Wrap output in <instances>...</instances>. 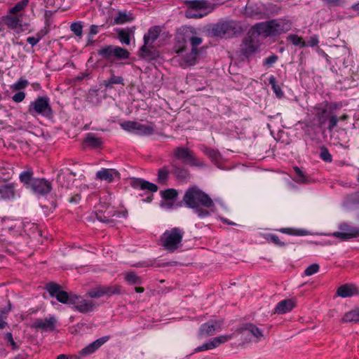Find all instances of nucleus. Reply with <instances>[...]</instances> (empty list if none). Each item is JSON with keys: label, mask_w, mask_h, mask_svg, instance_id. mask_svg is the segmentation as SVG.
Returning <instances> with one entry per match:
<instances>
[{"label": "nucleus", "mask_w": 359, "mask_h": 359, "mask_svg": "<svg viewBox=\"0 0 359 359\" xmlns=\"http://www.w3.org/2000/svg\"><path fill=\"white\" fill-rule=\"evenodd\" d=\"M183 201L201 219L210 215V211L203 209L201 205L209 208L214 207L213 201L210 197L197 187L189 188L184 194Z\"/></svg>", "instance_id": "f257e3e1"}, {"label": "nucleus", "mask_w": 359, "mask_h": 359, "mask_svg": "<svg viewBox=\"0 0 359 359\" xmlns=\"http://www.w3.org/2000/svg\"><path fill=\"white\" fill-rule=\"evenodd\" d=\"M176 39V53L188 50V43L191 48H198L203 42V39L197 30L191 26H182L177 29Z\"/></svg>", "instance_id": "f03ea898"}, {"label": "nucleus", "mask_w": 359, "mask_h": 359, "mask_svg": "<svg viewBox=\"0 0 359 359\" xmlns=\"http://www.w3.org/2000/svg\"><path fill=\"white\" fill-rule=\"evenodd\" d=\"M29 4V0H21L14 6L10 8L6 15L3 16V22L6 26L19 33L25 30V27L27 25L24 22L25 9Z\"/></svg>", "instance_id": "7ed1b4c3"}, {"label": "nucleus", "mask_w": 359, "mask_h": 359, "mask_svg": "<svg viewBox=\"0 0 359 359\" xmlns=\"http://www.w3.org/2000/svg\"><path fill=\"white\" fill-rule=\"evenodd\" d=\"M28 112L33 116L40 115L43 117L50 118L53 114L50 98L45 95L36 97L28 106Z\"/></svg>", "instance_id": "20e7f679"}, {"label": "nucleus", "mask_w": 359, "mask_h": 359, "mask_svg": "<svg viewBox=\"0 0 359 359\" xmlns=\"http://www.w3.org/2000/svg\"><path fill=\"white\" fill-rule=\"evenodd\" d=\"M184 234V231L178 227L165 231L161 238L162 245L168 252H175L181 245Z\"/></svg>", "instance_id": "39448f33"}, {"label": "nucleus", "mask_w": 359, "mask_h": 359, "mask_svg": "<svg viewBox=\"0 0 359 359\" xmlns=\"http://www.w3.org/2000/svg\"><path fill=\"white\" fill-rule=\"evenodd\" d=\"M121 127L126 131L138 135H151L155 131V126L151 123L142 124L136 121H128L121 123Z\"/></svg>", "instance_id": "423d86ee"}, {"label": "nucleus", "mask_w": 359, "mask_h": 359, "mask_svg": "<svg viewBox=\"0 0 359 359\" xmlns=\"http://www.w3.org/2000/svg\"><path fill=\"white\" fill-rule=\"evenodd\" d=\"M46 290L48 292L52 297H55L58 302L65 304H74V299L76 298V294H68L67 292L62 290L60 285L55 283H49L46 285Z\"/></svg>", "instance_id": "0eeeda50"}, {"label": "nucleus", "mask_w": 359, "mask_h": 359, "mask_svg": "<svg viewBox=\"0 0 359 359\" xmlns=\"http://www.w3.org/2000/svg\"><path fill=\"white\" fill-rule=\"evenodd\" d=\"M214 36L231 38L239 32V27L234 21H227L215 25L212 29Z\"/></svg>", "instance_id": "6e6552de"}, {"label": "nucleus", "mask_w": 359, "mask_h": 359, "mask_svg": "<svg viewBox=\"0 0 359 359\" xmlns=\"http://www.w3.org/2000/svg\"><path fill=\"white\" fill-rule=\"evenodd\" d=\"M174 155L184 164L199 168L205 167V163L203 161H198L192 151L188 148L177 147L174 150Z\"/></svg>", "instance_id": "1a4fd4ad"}, {"label": "nucleus", "mask_w": 359, "mask_h": 359, "mask_svg": "<svg viewBox=\"0 0 359 359\" xmlns=\"http://www.w3.org/2000/svg\"><path fill=\"white\" fill-rule=\"evenodd\" d=\"M188 8L185 16L188 18H201L205 15L207 1L205 0H193L187 2Z\"/></svg>", "instance_id": "9d476101"}, {"label": "nucleus", "mask_w": 359, "mask_h": 359, "mask_svg": "<svg viewBox=\"0 0 359 359\" xmlns=\"http://www.w3.org/2000/svg\"><path fill=\"white\" fill-rule=\"evenodd\" d=\"M199 53L198 48H191L187 52L186 50L183 53H177L175 60L179 62L182 67H189L196 64Z\"/></svg>", "instance_id": "9b49d317"}, {"label": "nucleus", "mask_w": 359, "mask_h": 359, "mask_svg": "<svg viewBox=\"0 0 359 359\" xmlns=\"http://www.w3.org/2000/svg\"><path fill=\"white\" fill-rule=\"evenodd\" d=\"M233 337V334H224L220 335L219 337H214L211 339L210 341L203 344L201 346L196 347L194 353H198L204 351L208 350H212L214 349L218 346H219L221 344H224L227 342L228 341L231 340Z\"/></svg>", "instance_id": "f8f14e48"}, {"label": "nucleus", "mask_w": 359, "mask_h": 359, "mask_svg": "<svg viewBox=\"0 0 359 359\" xmlns=\"http://www.w3.org/2000/svg\"><path fill=\"white\" fill-rule=\"evenodd\" d=\"M29 189L38 196H46L50 192L52 185L49 181L44 178H34L32 180Z\"/></svg>", "instance_id": "ddd939ff"}, {"label": "nucleus", "mask_w": 359, "mask_h": 359, "mask_svg": "<svg viewBox=\"0 0 359 359\" xmlns=\"http://www.w3.org/2000/svg\"><path fill=\"white\" fill-rule=\"evenodd\" d=\"M222 321L209 320L201 325L198 331V337L203 338L208 336H212L216 332L222 330Z\"/></svg>", "instance_id": "4468645a"}, {"label": "nucleus", "mask_w": 359, "mask_h": 359, "mask_svg": "<svg viewBox=\"0 0 359 359\" xmlns=\"http://www.w3.org/2000/svg\"><path fill=\"white\" fill-rule=\"evenodd\" d=\"M260 40L255 36H252L250 31L248 32V36L245 37L241 44V52L245 55L255 53L259 47Z\"/></svg>", "instance_id": "2eb2a0df"}, {"label": "nucleus", "mask_w": 359, "mask_h": 359, "mask_svg": "<svg viewBox=\"0 0 359 359\" xmlns=\"http://www.w3.org/2000/svg\"><path fill=\"white\" fill-rule=\"evenodd\" d=\"M57 320L54 316H49L46 318H36L32 325V327L41 330L43 332H53L55 330Z\"/></svg>", "instance_id": "dca6fc26"}, {"label": "nucleus", "mask_w": 359, "mask_h": 359, "mask_svg": "<svg viewBox=\"0 0 359 359\" xmlns=\"http://www.w3.org/2000/svg\"><path fill=\"white\" fill-rule=\"evenodd\" d=\"M73 309L82 313H87L93 311L95 309V303L92 300L84 299L76 294V298L73 300Z\"/></svg>", "instance_id": "f3484780"}, {"label": "nucleus", "mask_w": 359, "mask_h": 359, "mask_svg": "<svg viewBox=\"0 0 359 359\" xmlns=\"http://www.w3.org/2000/svg\"><path fill=\"white\" fill-rule=\"evenodd\" d=\"M239 332L243 335L248 337L251 336L250 339L252 340V338H254L255 342H258L264 338L263 332L255 325L252 323H246L243 325L239 328Z\"/></svg>", "instance_id": "a211bd4d"}, {"label": "nucleus", "mask_w": 359, "mask_h": 359, "mask_svg": "<svg viewBox=\"0 0 359 359\" xmlns=\"http://www.w3.org/2000/svg\"><path fill=\"white\" fill-rule=\"evenodd\" d=\"M340 231H336L332 233L334 237L340 238L341 241L359 236V228L351 227L346 224H341Z\"/></svg>", "instance_id": "6ab92c4d"}, {"label": "nucleus", "mask_w": 359, "mask_h": 359, "mask_svg": "<svg viewBox=\"0 0 359 359\" xmlns=\"http://www.w3.org/2000/svg\"><path fill=\"white\" fill-rule=\"evenodd\" d=\"M250 31L252 36H255L257 39L259 37L266 38L273 36L270 21L257 23Z\"/></svg>", "instance_id": "aec40b11"}, {"label": "nucleus", "mask_w": 359, "mask_h": 359, "mask_svg": "<svg viewBox=\"0 0 359 359\" xmlns=\"http://www.w3.org/2000/svg\"><path fill=\"white\" fill-rule=\"evenodd\" d=\"M109 339V336H104L101 338L96 339L88 345L83 348L80 351L79 354L81 356H86L95 353L98 348H100L104 344H105Z\"/></svg>", "instance_id": "412c9836"}, {"label": "nucleus", "mask_w": 359, "mask_h": 359, "mask_svg": "<svg viewBox=\"0 0 359 359\" xmlns=\"http://www.w3.org/2000/svg\"><path fill=\"white\" fill-rule=\"evenodd\" d=\"M139 56L146 60H154L159 57L158 50L153 45L144 44L140 49Z\"/></svg>", "instance_id": "4be33fe9"}, {"label": "nucleus", "mask_w": 359, "mask_h": 359, "mask_svg": "<svg viewBox=\"0 0 359 359\" xmlns=\"http://www.w3.org/2000/svg\"><path fill=\"white\" fill-rule=\"evenodd\" d=\"M337 294L342 298H348L359 295L358 287L353 284H344L338 287Z\"/></svg>", "instance_id": "5701e85b"}, {"label": "nucleus", "mask_w": 359, "mask_h": 359, "mask_svg": "<svg viewBox=\"0 0 359 359\" xmlns=\"http://www.w3.org/2000/svg\"><path fill=\"white\" fill-rule=\"evenodd\" d=\"M16 192L13 184L8 183L0 185V201H6L15 199Z\"/></svg>", "instance_id": "b1692460"}, {"label": "nucleus", "mask_w": 359, "mask_h": 359, "mask_svg": "<svg viewBox=\"0 0 359 359\" xmlns=\"http://www.w3.org/2000/svg\"><path fill=\"white\" fill-rule=\"evenodd\" d=\"M270 25L273 36L284 32L290 27L288 22L281 19L270 20Z\"/></svg>", "instance_id": "393cba45"}, {"label": "nucleus", "mask_w": 359, "mask_h": 359, "mask_svg": "<svg viewBox=\"0 0 359 359\" xmlns=\"http://www.w3.org/2000/svg\"><path fill=\"white\" fill-rule=\"evenodd\" d=\"M294 306L295 303L292 299L282 300L276 304L274 309V313L277 314H285L291 311Z\"/></svg>", "instance_id": "a878e982"}, {"label": "nucleus", "mask_w": 359, "mask_h": 359, "mask_svg": "<svg viewBox=\"0 0 359 359\" xmlns=\"http://www.w3.org/2000/svg\"><path fill=\"white\" fill-rule=\"evenodd\" d=\"M134 20L133 13L127 11H118L116 16L114 17V25H122L132 22Z\"/></svg>", "instance_id": "bb28decb"}, {"label": "nucleus", "mask_w": 359, "mask_h": 359, "mask_svg": "<svg viewBox=\"0 0 359 359\" xmlns=\"http://www.w3.org/2000/svg\"><path fill=\"white\" fill-rule=\"evenodd\" d=\"M118 175V172L114 169L102 168L96 172V177L100 180L111 182L114 177Z\"/></svg>", "instance_id": "cd10ccee"}, {"label": "nucleus", "mask_w": 359, "mask_h": 359, "mask_svg": "<svg viewBox=\"0 0 359 359\" xmlns=\"http://www.w3.org/2000/svg\"><path fill=\"white\" fill-rule=\"evenodd\" d=\"M106 93L97 89H91L88 94V101L93 105L100 104L105 98Z\"/></svg>", "instance_id": "c85d7f7f"}, {"label": "nucleus", "mask_w": 359, "mask_h": 359, "mask_svg": "<svg viewBox=\"0 0 359 359\" xmlns=\"http://www.w3.org/2000/svg\"><path fill=\"white\" fill-rule=\"evenodd\" d=\"M132 186L134 188H140L142 190H148L151 192H156L158 190V187L155 184L142 179L134 180L132 182Z\"/></svg>", "instance_id": "c756f323"}, {"label": "nucleus", "mask_w": 359, "mask_h": 359, "mask_svg": "<svg viewBox=\"0 0 359 359\" xmlns=\"http://www.w3.org/2000/svg\"><path fill=\"white\" fill-rule=\"evenodd\" d=\"M134 28H121L117 29L118 38L123 44L129 45L130 43V36L134 34Z\"/></svg>", "instance_id": "7c9ffc66"}, {"label": "nucleus", "mask_w": 359, "mask_h": 359, "mask_svg": "<svg viewBox=\"0 0 359 359\" xmlns=\"http://www.w3.org/2000/svg\"><path fill=\"white\" fill-rule=\"evenodd\" d=\"M161 32V29L158 26L151 27L148 32L144 36V44L153 45L154 41L158 39Z\"/></svg>", "instance_id": "2f4dec72"}, {"label": "nucleus", "mask_w": 359, "mask_h": 359, "mask_svg": "<svg viewBox=\"0 0 359 359\" xmlns=\"http://www.w3.org/2000/svg\"><path fill=\"white\" fill-rule=\"evenodd\" d=\"M342 321L346 323L359 322V307H357L345 313L342 318Z\"/></svg>", "instance_id": "473e14b6"}, {"label": "nucleus", "mask_w": 359, "mask_h": 359, "mask_svg": "<svg viewBox=\"0 0 359 359\" xmlns=\"http://www.w3.org/2000/svg\"><path fill=\"white\" fill-rule=\"evenodd\" d=\"M84 142L93 148H98L102 144V140L93 133H88Z\"/></svg>", "instance_id": "72a5a7b5"}, {"label": "nucleus", "mask_w": 359, "mask_h": 359, "mask_svg": "<svg viewBox=\"0 0 359 359\" xmlns=\"http://www.w3.org/2000/svg\"><path fill=\"white\" fill-rule=\"evenodd\" d=\"M170 170L168 167L164 166L158 170L157 182L160 184H166L169 178Z\"/></svg>", "instance_id": "f704fd0d"}, {"label": "nucleus", "mask_w": 359, "mask_h": 359, "mask_svg": "<svg viewBox=\"0 0 359 359\" xmlns=\"http://www.w3.org/2000/svg\"><path fill=\"white\" fill-rule=\"evenodd\" d=\"M33 174L34 173L32 170L29 169L22 171L19 175L20 182L23 183L25 185H26L27 188L30 187V184L32 182V180L34 179L32 178Z\"/></svg>", "instance_id": "c9c22d12"}, {"label": "nucleus", "mask_w": 359, "mask_h": 359, "mask_svg": "<svg viewBox=\"0 0 359 359\" xmlns=\"http://www.w3.org/2000/svg\"><path fill=\"white\" fill-rule=\"evenodd\" d=\"M125 280L130 285L141 284V278L134 271L123 273Z\"/></svg>", "instance_id": "e433bc0d"}, {"label": "nucleus", "mask_w": 359, "mask_h": 359, "mask_svg": "<svg viewBox=\"0 0 359 359\" xmlns=\"http://www.w3.org/2000/svg\"><path fill=\"white\" fill-rule=\"evenodd\" d=\"M269 81L276 97L278 98L283 97L284 93L280 86L277 83L276 78L273 76H271L269 79Z\"/></svg>", "instance_id": "4c0bfd02"}, {"label": "nucleus", "mask_w": 359, "mask_h": 359, "mask_svg": "<svg viewBox=\"0 0 359 359\" xmlns=\"http://www.w3.org/2000/svg\"><path fill=\"white\" fill-rule=\"evenodd\" d=\"M114 56L118 60H126L129 57L130 53L123 48L114 46Z\"/></svg>", "instance_id": "58836bf2"}, {"label": "nucleus", "mask_w": 359, "mask_h": 359, "mask_svg": "<svg viewBox=\"0 0 359 359\" xmlns=\"http://www.w3.org/2000/svg\"><path fill=\"white\" fill-rule=\"evenodd\" d=\"M103 83L107 88H111L114 84L123 85V79L121 76L112 75L108 80L104 81Z\"/></svg>", "instance_id": "ea45409f"}, {"label": "nucleus", "mask_w": 359, "mask_h": 359, "mask_svg": "<svg viewBox=\"0 0 359 359\" xmlns=\"http://www.w3.org/2000/svg\"><path fill=\"white\" fill-rule=\"evenodd\" d=\"M114 46H107L98 50V55L105 59H110L114 56Z\"/></svg>", "instance_id": "a19ab883"}, {"label": "nucleus", "mask_w": 359, "mask_h": 359, "mask_svg": "<svg viewBox=\"0 0 359 359\" xmlns=\"http://www.w3.org/2000/svg\"><path fill=\"white\" fill-rule=\"evenodd\" d=\"M71 31L79 39L82 38L83 36V25L82 22H75L72 23L70 25Z\"/></svg>", "instance_id": "79ce46f5"}, {"label": "nucleus", "mask_w": 359, "mask_h": 359, "mask_svg": "<svg viewBox=\"0 0 359 359\" xmlns=\"http://www.w3.org/2000/svg\"><path fill=\"white\" fill-rule=\"evenodd\" d=\"M287 41L292 43L293 45L299 46L301 48L306 46V41L297 34H290L287 36Z\"/></svg>", "instance_id": "37998d69"}, {"label": "nucleus", "mask_w": 359, "mask_h": 359, "mask_svg": "<svg viewBox=\"0 0 359 359\" xmlns=\"http://www.w3.org/2000/svg\"><path fill=\"white\" fill-rule=\"evenodd\" d=\"M87 294L90 298H100L104 297L102 285H98L89 290Z\"/></svg>", "instance_id": "c03bdc74"}, {"label": "nucleus", "mask_w": 359, "mask_h": 359, "mask_svg": "<svg viewBox=\"0 0 359 359\" xmlns=\"http://www.w3.org/2000/svg\"><path fill=\"white\" fill-rule=\"evenodd\" d=\"M104 296L111 297L115 294H120V288L117 285L102 286Z\"/></svg>", "instance_id": "a18cd8bd"}, {"label": "nucleus", "mask_w": 359, "mask_h": 359, "mask_svg": "<svg viewBox=\"0 0 359 359\" xmlns=\"http://www.w3.org/2000/svg\"><path fill=\"white\" fill-rule=\"evenodd\" d=\"M294 171L295 172V177L294 180L298 183H307L308 180L304 172L301 170L299 167H294Z\"/></svg>", "instance_id": "49530a36"}, {"label": "nucleus", "mask_w": 359, "mask_h": 359, "mask_svg": "<svg viewBox=\"0 0 359 359\" xmlns=\"http://www.w3.org/2000/svg\"><path fill=\"white\" fill-rule=\"evenodd\" d=\"M29 84L27 80L20 79L11 86V89L17 91L25 88Z\"/></svg>", "instance_id": "de8ad7c7"}, {"label": "nucleus", "mask_w": 359, "mask_h": 359, "mask_svg": "<svg viewBox=\"0 0 359 359\" xmlns=\"http://www.w3.org/2000/svg\"><path fill=\"white\" fill-rule=\"evenodd\" d=\"M203 153L210 158L212 161H216L219 157V153L217 150L205 147L203 149Z\"/></svg>", "instance_id": "09e8293b"}, {"label": "nucleus", "mask_w": 359, "mask_h": 359, "mask_svg": "<svg viewBox=\"0 0 359 359\" xmlns=\"http://www.w3.org/2000/svg\"><path fill=\"white\" fill-rule=\"evenodd\" d=\"M278 57L273 54L263 60V65L266 68L271 67L277 61Z\"/></svg>", "instance_id": "8fccbe9b"}, {"label": "nucleus", "mask_w": 359, "mask_h": 359, "mask_svg": "<svg viewBox=\"0 0 359 359\" xmlns=\"http://www.w3.org/2000/svg\"><path fill=\"white\" fill-rule=\"evenodd\" d=\"M316 115L318 118L320 123L323 124L324 123V118L327 113V109L325 107H316Z\"/></svg>", "instance_id": "3c124183"}, {"label": "nucleus", "mask_w": 359, "mask_h": 359, "mask_svg": "<svg viewBox=\"0 0 359 359\" xmlns=\"http://www.w3.org/2000/svg\"><path fill=\"white\" fill-rule=\"evenodd\" d=\"M320 157L325 162H331L332 161V155L325 147L320 148Z\"/></svg>", "instance_id": "603ef678"}, {"label": "nucleus", "mask_w": 359, "mask_h": 359, "mask_svg": "<svg viewBox=\"0 0 359 359\" xmlns=\"http://www.w3.org/2000/svg\"><path fill=\"white\" fill-rule=\"evenodd\" d=\"M320 266L318 264H313L309 266L304 271L305 276H310L318 272Z\"/></svg>", "instance_id": "864d4df0"}, {"label": "nucleus", "mask_w": 359, "mask_h": 359, "mask_svg": "<svg viewBox=\"0 0 359 359\" xmlns=\"http://www.w3.org/2000/svg\"><path fill=\"white\" fill-rule=\"evenodd\" d=\"M173 172L177 178L185 179L188 176V172L187 170L175 167Z\"/></svg>", "instance_id": "5fc2aeb1"}, {"label": "nucleus", "mask_w": 359, "mask_h": 359, "mask_svg": "<svg viewBox=\"0 0 359 359\" xmlns=\"http://www.w3.org/2000/svg\"><path fill=\"white\" fill-rule=\"evenodd\" d=\"M162 196L166 199H173L177 197V192L174 189H168L162 193Z\"/></svg>", "instance_id": "6e6d98bb"}, {"label": "nucleus", "mask_w": 359, "mask_h": 359, "mask_svg": "<svg viewBox=\"0 0 359 359\" xmlns=\"http://www.w3.org/2000/svg\"><path fill=\"white\" fill-rule=\"evenodd\" d=\"M338 121L339 118L337 116L333 115L330 116L327 127V129L330 133L332 132L334 128L337 126Z\"/></svg>", "instance_id": "4d7b16f0"}, {"label": "nucleus", "mask_w": 359, "mask_h": 359, "mask_svg": "<svg viewBox=\"0 0 359 359\" xmlns=\"http://www.w3.org/2000/svg\"><path fill=\"white\" fill-rule=\"evenodd\" d=\"M25 93L23 91H19L13 95L12 100L16 103L21 102L25 98Z\"/></svg>", "instance_id": "13d9d810"}, {"label": "nucleus", "mask_w": 359, "mask_h": 359, "mask_svg": "<svg viewBox=\"0 0 359 359\" xmlns=\"http://www.w3.org/2000/svg\"><path fill=\"white\" fill-rule=\"evenodd\" d=\"M97 219L104 223L109 224L110 226L114 225V219H110L109 216L105 215H97Z\"/></svg>", "instance_id": "bf43d9fd"}, {"label": "nucleus", "mask_w": 359, "mask_h": 359, "mask_svg": "<svg viewBox=\"0 0 359 359\" xmlns=\"http://www.w3.org/2000/svg\"><path fill=\"white\" fill-rule=\"evenodd\" d=\"M6 339L10 344V346L13 350H15L18 348L17 344L14 341L13 338V335L11 332H7L5 336Z\"/></svg>", "instance_id": "052dcab7"}, {"label": "nucleus", "mask_w": 359, "mask_h": 359, "mask_svg": "<svg viewBox=\"0 0 359 359\" xmlns=\"http://www.w3.org/2000/svg\"><path fill=\"white\" fill-rule=\"evenodd\" d=\"M268 240L278 246H284L285 244L280 241L279 237L275 234H271L268 237Z\"/></svg>", "instance_id": "680f3d73"}, {"label": "nucleus", "mask_w": 359, "mask_h": 359, "mask_svg": "<svg viewBox=\"0 0 359 359\" xmlns=\"http://www.w3.org/2000/svg\"><path fill=\"white\" fill-rule=\"evenodd\" d=\"M329 6H341L344 0H323Z\"/></svg>", "instance_id": "e2e57ef3"}, {"label": "nucleus", "mask_w": 359, "mask_h": 359, "mask_svg": "<svg viewBox=\"0 0 359 359\" xmlns=\"http://www.w3.org/2000/svg\"><path fill=\"white\" fill-rule=\"evenodd\" d=\"M319 43L318 38L316 35H313L306 42V46L313 47Z\"/></svg>", "instance_id": "0e129e2a"}, {"label": "nucleus", "mask_w": 359, "mask_h": 359, "mask_svg": "<svg viewBox=\"0 0 359 359\" xmlns=\"http://www.w3.org/2000/svg\"><path fill=\"white\" fill-rule=\"evenodd\" d=\"M57 182L62 187H66L65 184V175L62 170H60L56 178Z\"/></svg>", "instance_id": "69168bd1"}, {"label": "nucleus", "mask_w": 359, "mask_h": 359, "mask_svg": "<svg viewBox=\"0 0 359 359\" xmlns=\"http://www.w3.org/2000/svg\"><path fill=\"white\" fill-rule=\"evenodd\" d=\"M41 40V37H34V36H29L27 39V41L28 43H29L32 46H34L36 45Z\"/></svg>", "instance_id": "338daca9"}, {"label": "nucleus", "mask_w": 359, "mask_h": 359, "mask_svg": "<svg viewBox=\"0 0 359 359\" xmlns=\"http://www.w3.org/2000/svg\"><path fill=\"white\" fill-rule=\"evenodd\" d=\"M250 10H251L250 7L247 8L246 12H247L248 15H249L252 18H255L257 19L260 18V15L262 14L260 11H250Z\"/></svg>", "instance_id": "774afa93"}]
</instances>
